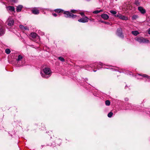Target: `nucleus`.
I'll use <instances>...</instances> for the list:
<instances>
[{"instance_id": "16", "label": "nucleus", "mask_w": 150, "mask_h": 150, "mask_svg": "<svg viewBox=\"0 0 150 150\" xmlns=\"http://www.w3.org/2000/svg\"><path fill=\"white\" fill-rule=\"evenodd\" d=\"M8 9L11 11H15V8L14 7L12 6H9L8 7Z\"/></svg>"}, {"instance_id": "18", "label": "nucleus", "mask_w": 150, "mask_h": 150, "mask_svg": "<svg viewBox=\"0 0 150 150\" xmlns=\"http://www.w3.org/2000/svg\"><path fill=\"white\" fill-rule=\"evenodd\" d=\"M58 59L61 61L62 62H64L65 61V60L64 58L62 57H60L58 58Z\"/></svg>"}, {"instance_id": "17", "label": "nucleus", "mask_w": 150, "mask_h": 150, "mask_svg": "<svg viewBox=\"0 0 150 150\" xmlns=\"http://www.w3.org/2000/svg\"><path fill=\"white\" fill-rule=\"evenodd\" d=\"M132 34L135 36L137 35L139 33V32L137 31H132Z\"/></svg>"}, {"instance_id": "28", "label": "nucleus", "mask_w": 150, "mask_h": 150, "mask_svg": "<svg viewBox=\"0 0 150 150\" xmlns=\"http://www.w3.org/2000/svg\"><path fill=\"white\" fill-rule=\"evenodd\" d=\"M102 22L106 24H110V23L109 22L106 21H101Z\"/></svg>"}, {"instance_id": "20", "label": "nucleus", "mask_w": 150, "mask_h": 150, "mask_svg": "<svg viewBox=\"0 0 150 150\" xmlns=\"http://www.w3.org/2000/svg\"><path fill=\"white\" fill-rule=\"evenodd\" d=\"M5 52L7 54H8L10 53L11 51L9 49H6L5 50Z\"/></svg>"}, {"instance_id": "25", "label": "nucleus", "mask_w": 150, "mask_h": 150, "mask_svg": "<svg viewBox=\"0 0 150 150\" xmlns=\"http://www.w3.org/2000/svg\"><path fill=\"white\" fill-rule=\"evenodd\" d=\"M113 113L112 112H110L108 115V116L109 117H111L112 116Z\"/></svg>"}, {"instance_id": "24", "label": "nucleus", "mask_w": 150, "mask_h": 150, "mask_svg": "<svg viewBox=\"0 0 150 150\" xmlns=\"http://www.w3.org/2000/svg\"><path fill=\"white\" fill-rule=\"evenodd\" d=\"M138 75L140 76H142V77H146V78L148 77V76L147 75L145 74H139Z\"/></svg>"}, {"instance_id": "9", "label": "nucleus", "mask_w": 150, "mask_h": 150, "mask_svg": "<svg viewBox=\"0 0 150 150\" xmlns=\"http://www.w3.org/2000/svg\"><path fill=\"white\" fill-rule=\"evenodd\" d=\"M138 10L142 14H144L146 12L145 10L142 7H138Z\"/></svg>"}, {"instance_id": "22", "label": "nucleus", "mask_w": 150, "mask_h": 150, "mask_svg": "<svg viewBox=\"0 0 150 150\" xmlns=\"http://www.w3.org/2000/svg\"><path fill=\"white\" fill-rule=\"evenodd\" d=\"M105 103L106 105L109 106L110 105V101L109 100H107L105 102Z\"/></svg>"}, {"instance_id": "27", "label": "nucleus", "mask_w": 150, "mask_h": 150, "mask_svg": "<svg viewBox=\"0 0 150 150\" xmlns=\"http://www.w3.org/2000/svg\"><path fill=\"white\" fill-rule=\"evenodd\" d=\"M135 4L137 6H139L140 5V3L138 1H135Z\"/></svg>"}, {"instance_id": "8", "label": "nucleus", "mask_w": 150, "mask_h": 150, "mask_svg": "<svg viewBox=\"0 0 150 150\" xmlns=\"http://www.w3.org/2000/svg\"><path fill=\"white\" fill-rule=\"evenodd\" d=\"M78 21L81 23H86L88 21V18L87 17L84 18H82L78 20Z\"/></svg>"}, {"instance_id": "34", "label": "nucleus", "mask_w": 150, "mask_h": 150, "mask_svg": "<svg viewBox=\"0 0 150 150\" xmlns=\"http://www.w3.org/2000/svg\"><path fill=\"white\" fill-rule=\"evenodd\" d=\"M99 65L101 66H103L104 64H103V63L100 62L99 63Z\"/></svg>"}, {"instance_id": "13", "label": "nucleus", "mask_w": 150, "mask_h": 150, "mask_svg": "<svg viewBox=\"0 0 150 150\" xmlns=\"http://www.w3.org/2000/svg\"><path fill=\"white\" fill-rule=\"evenodd\" d=\"M23 6L21 5H19L17 6L16 9V11L17 12H19L21 11Z\"/></svg>"}, {"instance_id": "36", "label": "nucleus", "mask_w": 150, "mask_h": 150, "mask_svg": "<svg viewBox=\"0 0 150 150\" xmlns=\"http://www.w3.org/2000/svg\"><path fill=\"white\" fill-rule=\"evenodd\" d=\"M128 100V99L127 98H126L125 99V100L126 101H127Z\"/></svg>"}, {"instance_id": "35", "label": "nucleus", "mask_w": 150, "mask_h": 150, "mask_svg": "<svg viewBox=\"0 0 150 150\" xmlns=\"http://www.w3.org/2000/svg\"><path fill=\"white\" fill-rule=\"evenodd\" d=\"M80 14L82 16H83V15H84V14L83 13H80Z\"/></svg>"}, {"instance_id": "21", "label": "nucleus", "mask_w": 150, "mask_h": 150, "mask_svg": "<svg viewBox=\"0 0 150 150\" xmlns=\"http://www.w3.org/2000/svg\"><path fill=\"white\" fill-rule=\"evenodd\" d=\"M22 58H23V57L22 56H21L20 55H19L18 56V58L17 59V60L18 61H20L22 59Z\"/></svg>"}, {"instance_id": "7", "label": "nucleus", "mask_w": 150, "mask_h": 150, "mask_svg": "<svg viewBox=\"0 0 150 150\" xmlns=\"http://www.w3.org/2000/svg\"><path fill=\"white\" fill-rule=\"evenodd\" d=\"M7 25L9 26H11L13 25L14 21L11 18H8L7 21Z\"/></svg>"}, {"instance_id": "23", "label": "nucleus", "mask_w": 150, "mask_h": 150, "mask_svg": "<svg viewBox=\"0 0 150 150\" xmlns=\"http://www.w3.org/2000/svg\"><path fill=\"white\" fill-rule=\"evenodd\" d=\"M138 17V16L137 15H134L132 17V19L133 20L136 19Z\"/></svg>"}, {"instance_id": "26", "label": "nucleus", "mask_w": 150, "mask_h": 150, "mask_svg": "<svg viewBox=\"0 0 150 150\" xmlns=\"http://www.w3.org/2000/svg\"><path fill=\"white\" fill-rule=\"evenodd\" d=\"M110 12L111 13L114 15H115L117 13V12L116 11L113 10H110Z\"/></svg>"}, {"instance_id": "31", "label": "nucleus", "mask_w": 150, "mask_h": 150, "mask_svg": "<svg viewBox=\"0 0 150 150\" xmlns=\"http://www.w3.org/2000/svg\"><path fill=\"white\" fill-rule=\"evenodd\" d=\"M52 15L54 17H56L57 16V14L56 13H52Z\"/></svg>"}, {"instance_id": "29", "label": "nucleus", "mask_w": 150, "mask_h": 150, "mask_svg": "<svg viewBox=\"0 0 150 150\" xmlns=\"http://www.w3.org/2000/svg\"><path fill=\"white\" fill-rule=\"evenodd\" d=\"M120 15V13H118L117 14H115V17H117L119 18Z\"/></svg>"}, {"instance_id": "19", "label": "nucleus", "mask_w": 150, "mask_h": 150, "mask_svg": "<svg viewBox=\"0 0 150 150\" xmlns=\"http://www.w3.org/2000/svg\"><path fill=\"white\" fill-rule=\"evenodd\" d=\"M102 11H103L102 10H99V11L96 10V11H93V13H94L98 14V13H99L100 12H102Z\"/></svg>"}, {"instance_id": "12", "label": "nucleus", "mask_w": 150, "mask_h": 150, "mask_svg": "<svg viewBox=\"0 0 150 150\" xmlns=\"http://www.w3.org/2000/svg\"><path fill=\"white\" fill-rule=\"evenodd\" d=\"M120 19L126 21L128 20V18L127 17L125 16L122 15L120 14L119 18Z\"/></svg>"}, {"instance_id": "3", "label": "nucleus", "mask_w": 150, "mask_h": 150, "mask_svg": "<svg viewBox=\"0 0 150 150\" xmlns=\"http://www.w3.org/2000/svg\"><path fill=\"white\" fill-rule=\"evenodd\" d=\"M135 40L140 43H148L149 42V40L145 39L143 37H136L135 38Z\"/></svg>"}, {"instance_id": "2", "label": "nucleus", "mask_w": 150, "mask_h": 150, "mask_svg": "<svg viewBox=\"0 0 150 150\" xmlns=\"http://www.w3.org/2000/svg\"><path fill=\"white\" fill-rule=\"evenodd\" d=\"M63 13L64 15V16L66 18H75L77 16L76 15L73 14L69 11H64Z\"/></svg>"}, {"instance_id": "33", "label": "nucleus", "mask_w": 150, "mask_h": 150, "mask_svg": "<svg viewBox=\"0 0 150 150\" xmlns=\"http://www.w3.org/2000/svg\"><path fill=\"white\" fill-rule=\"evenodd\" d=\"M91 67H90L89 65H87L86 67V69H88L89 70V69H88L89 68Z\"/></svg>"}, {"instance_id": "15", "label": "nucleus", "mask_w": 150, "mask_h": 150, "mask_svg": "<svg viewBox=\"0 0 150 150\" xmlns=\"http://www.w3.org/2000/svg\"><path fill=\"white\" fill-rule=\"evenodd\" d=\"M54 11L57 13H62L64 11L61 9H57L54 10Z\"/></svg>"}, {"instance_id": "30", "label": "nucleus", "mask_w": 150, "mask_h": 150, "mask_svg": "<svg viewBox=\"0 0 150 150\" xmlns=\"http://www.w3.org/2000/svg\"><path fill=\"white\" fill-rule=\"evenodd\" d=\"M11 2H16L17 1V0H9Z\"/></svg>"}, {"instance_id": "10", "label": "nucleus", "mask_w": 150, "mask_h": 150, "mask_svg": "<svg viewBox=\"0 0 150 150\" xmlns=\"http://www.w3.org/2000/svg\"><path fill=\"white\" fill-rule=\"evenodd\" d=\"M32 11V13L34 14H38L39 13V10L36 8H35L33 9Z\"/></svg>"}, {"instance_id": "14", "label": "nucleus", "mask_w": 150, "mask_h": 150, "mask_svg": "<svg viewBox=\"0 0 150 150\" xmlns=\"http://www.w3.org/2000/svg\"><path fill=\"white\" fill-rule=\"evenodd\" d=\"M19 28L22 30H29L28 27L27 26H24L22 25H20L19 26Z\"/></svg>"}, {"instance_id": "32", "label": "nucleus", "mask_w": 150, "mask_h": 150, "mask_svg": "<svg viewBox=\"0 0 150 150\" xmlns=\"http://www.w3.org/2000/svg\"><path fill=\"white\" fill-rule=\"evenodd\" d=\"M71 11L72 13H75L76 11V10L74 9H72L71 10Z\"/></svg>"}, {"instance_id": "38", "label": "nucleus", "mask_w": 150, "mask_h": 150, "mask_svg": "<svg viewBox=\"0 0 150 150\" xmlns=\"http://www.w3.org/2000/svg\"><path fill=\"white\" fill-rule=\"evenodd\" d=\"M96 70H93V71L94 72H96Z\"/></svg>"}, {"instance_id": "1", "label": "nucleus", "mask_w": 150, "mask_h": 150, "mask_svg": "<svg viewBox=\"0 0 150 150\" xmlns=\"http://www.w3.org/2000/svg\"><path fill=\"white\" fill-rule=\"evenodd\" d=\"M43 71L44 74H42L41 72L40 73L42 77L47 78L50 76V74L51 73V71L50 68H45L43 69Z\"/></svg>"}, {"instance_id": "4", "label": "nucleus", "mask_w": 150, "mask_h": 150, "mask_svg": "<svg viewBox=\"0 0 150 150\" xmlns=\"http://www.w3.org/2000/svg\"><path fill=\"white\" fill-rule=\"evenodd\" d=\"M3 22L0 21V36L4 35L5 32V29L3 26Z\"/></svg>"}, {"instance_id": "37", "label": "nucleus", "mask_w": 150, "mask_h": 150, "mask_svg": "<svg viewBox=\"0 0 150 150\" xmlns=\"http://www.w3.org/2000/svg\"><path fill=\"white\" fill-rule=\"evenodd\" d=\"M148 33L150 35V29H149V30H148Z\"/></svg>"}, {"instance_id": "6", "label": "nucleus", "mask_w": 150, "mask_h": 150, "mask_svg": "<svg viewBox=\"0 0 150 150\" xmlns=\"http://www.w3.org/2000/svg\"><path fill=\"white\" fill-rule=\"evenodd\" d=\"M116 34L117 36L121 38H124V35L122 33V30L121 28H119L117 29Z\"/></svg>"}, {"instance_id": "11", "label": "nucleus", "mask_w": 150, "mask_h": 150, "mask_svg": "<svg viewBox=\"0 0 150 150\" xmlns=\"http://www.w3.org/2000/svg\"><path fill=\"white\" fill-rule=\"evenodd\" d=\"M101 17L105 20H107L109 18V16L106 14H103L101 15Z\"/></svg>"}, {"instance_id": "39", "label": "nucleus", "mask_w": 150, "mask_h": 150, "mask_svg": "<svg viewBox=\"0 0 150 150\" xmlns=\"http://www.w3.org/2000/svg\"><path fill=\"white\" fill-rule=\"evenodd\" d=\"M126 87H127V86H125V88H126Z\"/></svg>"}, {"instance_id": "5", "label": "nucleus", "mask_w": 150, "mask_h": 150, "mask_svg": "<svg viewBox=\"0 0 150 150\" xmlns=\"http://www.w3.org/2000/svg\"><path fill=\"white\" fill-rule=\"evenodd\" d=\"M30 37H31L33 38H36L37 40L35 41L36 42L39 41L40 40L39 37L38 35L37 34L35 33H30Z\"/></svg>"}]
</instances>
